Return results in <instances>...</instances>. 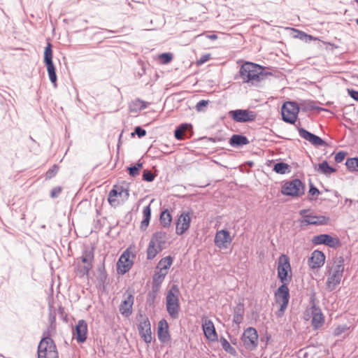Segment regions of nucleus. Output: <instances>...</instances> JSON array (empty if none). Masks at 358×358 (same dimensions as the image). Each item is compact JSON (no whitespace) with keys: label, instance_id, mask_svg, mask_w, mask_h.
Listing matches in <instances>:
<instances>
[{"label":"nucleus","instance_id":"nucleus-1","mask_svg":"<svg viewBox=\"0 0 358 358\" xmlns=\"http://www.w3.org/2000/svg\"><path fill=\"white\" fill-rule=\"evenodd\" d=\"M345 271V263L343 257L336 258L326 267L325 288L329 292L334 291L341 282Z\"/></svg>","mask_w":358,"mask_h":358},{"label":"nucleus","instance_id":"nucleus-2","mask_svg":"<svg viewBox=\"0 0 358 358\" xmlns=\"http://www.w3.org/2000/svg\"><path fill=\"white\" fill-rule=\"evenodd\" d=\"M239 73L244 83H254L259 81L263 76V69L258 64L245 62L241 66Z\"/></svg>","mask_w":358,"mask_h":358},{"label":"nucleus","instance_id":"nucleus-3","mask_svg":"<svg viewBox=\"0 0 358 358\" xmlns=\"http://www.w3.org/2000/svg\"><path fill=\"white\" fill-rule=\"evenodd\" d=\"M166 238L164 231H157L152 235L147 248L148 259H154L164 248Z\"/></svg>","mask_w":358,"mask_h":358},{"label":"nucleus","instance_id":"nucleus-4","mask_svg":"<svg viewBox=\"0 0 358 358\" xmlns=\"http://www.w3.org/2000/svg\"><path fill=\"white\" fill-rule=\"evenodd\" d=\"M179 294L180 292L176 285L172 286L167 292L166 306L169 315L172 318H177L178 317L180 310Z\"/></svg>","mask_w":358,"mask_h":358},{"label":"nucleus","instance_id":"nucleus-5","mask_svg":"<svg viewBox=\"0 0 358 358\" xmlns=\"http://www.w3.org/2000/svg\"><path fill=\"white\" fill-rule=\"evenodd\" d=\"M278 278L282 284H288L292 279V268L289 258L281 255L277 262Z\"/></svg>","mask_w":358,"mask_h":358},{"label":"nucleus","instance_id":"nucleus-6","mask_svg":"<svg viewBox=\"0 0 358 358\" xmlns=\"http://www.w3.org/2000/svg\"><path fill=\"white\" fill-rule=\"evenodd\" d=\"M302 217L301 222L308 225H328L331 223V219L326 215H317L310 210H302L300 211Z\"/></svg>","mask_w":358,"mask_h":358},{"label":"nucleus","instance_id":"nucleus-7","mask_svg":"<svg viewBox=\"0 0 358 358\" xmlns=\"http://www.w3.org/2000/svg\"><path fill=\"white\" fill-rule=\"evenodd\" d=\"M129 196V190L120 185H114L109 192L108 201L113 207H117L124 203Z\"/></svg>","mask_w":358,"mask_h":358},{"label":"nucleus","instance_id":"nucleus-8","mask_svg":"<svg viewBox=\"0 0 358 358\" xmlns=\"http://www.w3.org/2000/svg\"><path fill=\"white\" fill-rule=\"evenodd\" d=\"M38 358H58V353L53 341L50 338H43L38 348Z\"/></svg>","mask_w":358,"mask_h":358},{"label":"nucleus","instance_id":"nucleus-9","mask_svg":"<svg viewBox=\"0 0 358 358\" xmlns=\"http://www.w3.org/2000/svg\"><path fill=\"white\" fill-rule=\"evenodd\" d=\"M282 120L288 123L294 124L297 119L299 107L292 101L285 102L281 108Z\"/></svg>","mask_w":358,"mask_h":358},{"label":"nucleus","instance_id":"nucleus-10","mask_svg":"<svg viewBox=\"0 0 358 358\" xmlns=\"http://www.w3.org/2000/svg\"><path fill=\"white\" fill-rule=\"evenodd\" d=\"M281 193L287 196H299L304 193V186L298 179L288 181L282 185Z\"/></svg>","mask_w":358,"mask_h":358},{"label":"nucleus","instance_id":"nucleus-11","mask_svg":"<svg viewBox=\"0 0 358 358\" xmlns=\"http://www.w3.org/2000/svg\"><path fill=\"white\" fill-rule=\"evenodd\" d=\"M241 341L247 350H255L258 345V334L257 330L253 327L247 328L241 336Z\"/></svg>","mask_w":358,"mask_h":358},{"label":"nucleus","instance_id":"nucleus-12","mask_svg":"<svg viewBox=\"0 0 358 358\" xmlns=\"http://www.w3.org/2000/svg\"><path fill=\"white\" fill-rule=\"evenodd\" d=\"M287 285V284L282 283V285L278 287L275 293V302L280 305L279 311L281 313L279 314V315L283 314L289 303V292Z\"/></svg>","mask_w":358,"mask_h":358},{"label":"nucleus","instance_id":"nucleus-13","mask_svg":"<svg viewBox=\"0 0 358 358\" xmlns=\"http://www.w3.org/2000/svg\"><path fill=\"white\" fill-rule=\"evenodd\" d=\"M44 62L47 66L49 78L55 87L57 86V76L55 68L52 62V50L50 43H48L45 48Z\"/></svg>","mask_w":358,"mask_h":358},{"label":"nucleus","instance_id":"nucleus-14","mask_svg":"<svg viewBox=\"0 0 358 358\" xmlns=\"http://www.w3.org/2000/svg\"><path fill=\"white\" fill-rule=\"evenodd\" d=\"M233 241V236L230 232L225 229H221L216 232L214 243L220 250H227Z\"/></svg>","mask_w":358,"mask_h":358},{"label":"nucleus","instance_id":"nucleus-15","mask_svg":"<svg viewBox=\"0 0 358 358\" xmlns=\"http://www.w3.org/2000/svg\"><path fill=\"white\" fill-rule=\"evenodd\" d=\"M138 330L141 337L146 343H150L152 341V337L150 322L146 316L140 315Z\"/></svg>","mask_w":358,"mask_h":358},{"label":"nucleus","instance_id":"nucleus-16","mask_svg":"<svg viewBox=\"0 0 358 358\" xmlns=\"http://www.w3.org/2000/svg\"><path fill=\"white\" fill-rule=\"evenodd\" d=\"M192 213L184 211L178 217L176 221V233L178 235H182L187 232L191 224Z\"/></svg>","mask_w":358,"mask_h":358},{"label":"nucleus","instance_id":"nucleus-17","mask_svg":"<svg viewBox=\"0 0 358 358\" xmlns=\"http://www.w3.org/2000/svg\"><path fill=\"white\" fill-rule=\"evenodd\" d=\"M134 257V255L129 250L122 253L117 264L118 273L124 274L129 271L133 264Z\"/></svg>","mask_w":358,"mask_h":358},{"label":"nucleus","instance_id":"nucleus-18","mask_svg":"<svg viewBox=\"0 0 358 358\" xmlns=\"http://www.w3.org/2000/svg\"><path fill=\"white\" fill-rule=\"evenodd\" d=\"M202 330L206 338L210 342H216L218 341V335L215 330L213 322L207 317L201 320Z\"/></svg>","mask_w":358,"mask_h":358},{"label":"nucleus","instance_id":"nucleus-19","mask_svg":"<svg viewBox=\"0 0 358 358\" xmlns=\"http://www.w3.org/2000/svg\"><path fill=\"white\" fill-rule=\"evenodd\" d=\"M229 114L234 120L238 122H251L255 120L257 117L255 113L242 109L231 110Z\"/></svg>","mask_w":358,"mask_h":358},{"label":"nucleus","instance_id":"nucleus-20","mask_svg":"<svg viewBox=\"0 0 358 358\" xmlns=\"http://www.w3.org/2000/svg\"><path fill=\"white\" fill-rule=\"evenodd\" d=\"M325 259L324 254L320 250H315L308 258V265L311 269H318L324 266Z\"/></svg>","mask_w":358,"mask_h":358},{"label":"nucleus","instance_id":"nucleus-21","mask_svg":"<svg viewBox=\"0 0 358 358\" xmlns=\"http://www.w3.org/2000/svg\"><path fill=\"white\" fill-rule=\"evenodd\" d=\"M312 243L314 245L324 244L331 248H335L339 245L340 241L337 237H332L329 234H320L314 236Z\"/></svg>","mask_w":358,"mask_h":358},{"label":"nucleus","instance_id":"nucleus-22","mask_svg":"<svg viewBox=\"0 0 358 358\" xmlns=\"http://www.w3.org/2000/svg\"><path fill=\"white\" fill-rule=\"evenodd\" d=\"M169 324L166 320H161L158 323L157 336L161 343H167L171 340Z\"/></svg>","mask_w":358,"mask_h":358},{"label":"nucleus","instance_id":"nucleus-23","mask_svg":"<svg viewBox=\"0 0 358 358\" xmlns=\"http://www.w3.org/2000/svg\"><path fill=\"white\" fill-rule=\"evenodd\" d=\"M87 323L81 320H79L76 326L75 331L73 332V337L79 343H83L87 338Z\"/></svg>","mask_w":358,"mask_h":358},{"label":"nucleus","instance_id":"nucleus-24","mask_svg":"<svg viewBox=\"0 0 358 358\" xmlns=\"http://www.w3.org/2000/svg\"><path fill=\"white\" fill-rule=\"evenodd\" d=\"M310 313L312 315V325L315 329H320L324 323V316L321 310L315 306L310 308Z\"/></svg>","mask_w":358,"mask_h":358},{"label":"nucleus","instance_id":"nucleus-25","mask_svg":"<svg viewBox=\"0 0 358 358\" xmlns=\"http://www.w3.org/2000/svg\"><path fill=\"white\" fill-rule=\"evenodd\" d=\"M134 304V297L131 294H128L124 296V300L120 306V313L125 316H129L132 313V306Z\"/></svg>","mask_w":358,"mask_h":358},{"label":"nucleus","instance_id":"nucleus-26","mask_svg":"<svg viewBox=\"0 0 358 358\" xmlns=\"http://www.w3.org/2000/svg\"><path fill=\"white\" fill-rule=\"evenodd\" d=\"M299 133L301 137L303 138L305 140L310 142L311 144L315 146H323L326 143L319 136L310 133L304 129H299Z\"/></svg>","mask_w":358,"mask_h":358},{"label":"nucleus","instance_id":"nucleus-27","mask_svg":"<svg viewBox=\"0 0 358 358\" xmlns=\"http://www.w3.org/2000/svg\"><path fill=\"white\" fill-rule=\"evenodd\" d=\"M94 258V255L92 252L91 251H85L82 257V262L84 264L83 266V273L85 274H88L90 270L92 268V262Z\"/></svg>","mask_w":358,"mask_h":358},{"label":"nucleus","instance_id":"nucleus-28","mask_svg":"<svg viewBox=\"0 0 358 358\" xmlns=\"http://www.w3.org/2000/svg\"><path fill=\"white\" fill-rule=\"evenodd\" d=\"M173 259L171 256H166L158 262L156 269L168 274L169 270L173 264Z\"/></svg>","mask_w":358,"mask_h":358},{"label":"nucleus","instance_id":"nucleus-29","mask_svg":"<svg viewBox=\"0 0 358 358\" xmlns=\"http://www.w3.org/2000/svg\"><path fill=\"white\" fill-rule=\"evenodd\" d=\"M167 274L162 272L157 269H155V274L153 275V286L152 288L155 291H158L159 287L163 282L166 275Z\"/></svg>","mask_w":358,"mask_h":358},{"label":"nucleus","instance_id":"nucleus-30","mask_svg":"<svg viewBox=\"0 0 358 358\" xmlns=\"http://www.w3.org/2000/svg\"><path fill=\"white\" fill-rule=\"evenodd\" d=\"M229 143L233 147H239L249 143L245 136L241 135H233L230 138Z\"/></svg>","mask_w":358,"mask_h":358},{"label":"nucleus","instance_id":"nucleus-31","mask_svg":"<svg viewBox=\"0 0 358 358\" xmlns=\"http://www.w3.org/2000/svg\"><path fill=\"white\" fill-rule=\"evenodd\" d=\"M143 220L141 223V229L145 231L149 225L151 217V208L150 206H145L143 210Z\"/></svg>","mask_w":358,"mask_h":358},{"label":"nucleus","instance_id":"nucleus-32","mask_svg":"<svg viewBox=\"0 0 358 358\" xmlns=\"http://www.w3.org/2000/svg\"><path fill=\"white\" fill-rule=\"evenodd\" d=\"M292 30L294 33V34L293 35V37L295 38H299V39H300L301 41H304L306 42H308V41L318 40L317 38L314 37L311 35H308L302 31H300V30H298L296 29H292Z\"/></svg>","mask_w":358,"mask_h":358},{"label":"nucleus","instance_id":"nucleus-33","mask_svg":"<svg viewBox=\"0 0 358 358\" xmlns=\"http://www.w3.org/2000/svg\"><path fill=\"white\" fill-rule=\"evenodd\" d=\"M315 169L317 172L324 175H330L331 173L336 171V170L331 167L326 161L316 166Z\"/></svg>","mask_w":358,"mask_h":358},{"label":"nucleus","instance_id":"nucleus-34","mask_svg":"<svg viewBox=\"0 0 358 358\" xmlns=\"http://www.w3.org/2000/svg\"><path fill=\"white\" fill-rule=\"evenodd\" d=\"M159 221L161 224L165 228L169 227L171 225L172 217L170 212L168 210H165L163 212H162L160 215Z\"/></svg>","mask_w":358,"mask_h":358},{"label":"nucleus","instance_id":"nucleus-35","mask_svg":"<svg viewBox=\"0 0 358 358\" xmlns=\"http://www.w3.org/2000/svg\"><path fill=\"white\" fill-rule=\"evenodd\" d=\"M244 309L242 306L236 307L233 315V322L239 325L243 320Z\"/></svg>","mask_w":358,"mask_h":358},{"label":"nucleus","instance_id":"nucleus-36","mask_svg":"<svg viewBox=\"0 0 358 358\" xmlns=\"http://www.w3.org/2000/svg\"><path fill=\"white\" fill-rule=\"evenodd\" d=\"M220 342L222 348L226 352L233 356H236L237 355L236 349L233 346H231V345L228 342V341L225 338L222 337L220 339Z\"/></svg>","mask_w":358,"mask_h":358},{"label":"nucleus","instance_id":"nucleus-37","mask_svg":"<svg viewBox=\"0 0 358 358\" xmlns=\"http://www.w3.org/2000/svg\"><path fill=\"white\" fill-rule=\"evenodd\" d=\"M273 170L280 174H285L290 171L289 166L283 162L277 163L274 165Z\"/></svg>","mask_w":358,"mask_h":358},{"label":"nucleus","instance_id":"nucleus-38","mask_svg":"<svg viewBox=\"0 0 358 358\" xmlns=\"http://www.w3.org/2000/svg\"><path fill=\"white\" fill-rule=\"evenodd\" d=\"M345 165L348 170L350 171H358V157L350 158L347 159Z\"/></svg>","mask_w":358,"mask_h":358},{"label":"nucleus","instance_id":"nucleus-39","mask_svg":"<svg viewBox=\"0 0 358 358\" xmlns=\"http://www.w3.org/2000/svg\"><path fill=\"white\" fill-rule=\"evenodd\" d=\"M159 59L161 60V63L163 64H169L173 59V55L171 53H162L159 55Z\"/></svg>","mask_w":358,"mask_h":358},{"label":"nucleus","instance_id":"nucleus-40","mask_svg":"<svg viewBox=\"0 0 358 358\" xmlns=\"http://www.w3.org/2000/svg\"><path fill=\"white\" fill-rule=\"evenodd\" d=\"M348 329V327L346 325H339L335 328L334 330V336H340L343 333H344Z\"/></svg>","mask_w":358,"mask_h":358},{"label":"nucleus","instance_id":"nucleus-41","mask_svg":"<svg viewBox=\"0 0 358 358\" xmlns=\"http://www.w3.org/2000/svg\"><path fill=\"white\" fill-rule=\"evenodd\" d=\"M211 58L210 54H205L202 55L197 61H196V65L201 66L203 64L208 62Z\"/></svg>","mask_w":358,"mask_h":358},{"label":"nucleus","instance_id":"nucleus-42","mask_svg":"<svg viewBox=\"0 0 358 358\" xmlns=\"http://www.w3.org/2000/svg\"><path fill=\"white\" fill-rule=\"evenodd\" d=\"M142 167L141 164H138L134 166L129 168V174L132 176H135L138 174L139 169Z\"/></svg>","mask_w":358,"mask_h":358},{"label":"nucleus","instance_id":"nucleus-43","mask_svg":"<svg viewBox=\"0 0 358 358\" xmlns=\"http://www.w3.org/2000/svg\"><path fill=\"white\" fill-rule=\"evenodd\" d=\"M208 104V101L206 100H201L197 103L196 105V109L197 111L200 112L203 110L204 108H206Z\"/></svg>","mask_w":358,"mask_h":358},{"label":"nucleus","instance_id":"nucleus-44","mask_svg":"<svg viewBox=\"0 0 358 358\" xmlns=\"http://www.w3.org/2000/svg\"><path fill=\"white\" fill-rule=\"evenodd\" d=\"M58 169L59 168L57 166H54L51 169L47 171L46 177L48 178H51L52 177L55 176L57 173Z\"/></svg>","mask_w":358,"mask_h":358},{"label":"nucleus","instance_id":"nucleus-45","mask_svg":"<svg viewBox=\"0 0 358 358\" xmlns=\"http://www.w3.org/2000/svg\"><path fill=\"white\" fill-rule=\"evenodd\" d=\"M143 178L145 180L151 182L154 180L155 176L150 171H145L143 173Z\"/></svg>","mask_w":358,"mask_h":358},{"label":"nucleus","instance_id":"nucleus-46","mask_svg":"<svg viewBox=\"0 0 358 358\" xmlns=\"http://www.w3.org/2000/svg\"><path fill=\"white\" fill-rule=\"evenodd\" d=\"M345 154L343 152H338L335 156V161L337 163H340L343 161L345 159Z\"/></svg>","mask_w":358,"mask_h":358},{"label":"nucleus","instance_id":"nucleus-47","mask_svg":"<svg viewBox=\"0 0 358 358\" xmlns=\"http://www.w3.org/2000/svg\"><path fill=\"white\" fill-rule=\"evenodd\" d=\"M135 133L138 136V137H143L146 134L145 130L141 129L140 127H136Z\"/></svg>","mask_w":358,"mask_h":358},{"label":"nucleus","instance_id":"nucleus-48","mask_svg":"<svg viewBox=\"0 0 358 358\" xmlns=\"http://www.w3.org/2000/svg\"><path fill=\"white\" fill-rule=\"evenodd\" d=\"M348 92L352 99L358 101V91L348 90Z\"/></svg>","mask_w":358,"mask_h":358},{"label":"nucleus","instance_id":"nucleus-49","mask_svg":"<svg viewBox=\"0 0 358 358\" xmlns=\"http://www.w3.org/2000/svg\"><path fill=\"white\" fill-rule=\"evenodd\" d=\"M182 136H183V133L179 129V128H178L176 131H175V137L178 139V140H181L182 139Z\"/></svg>","mask_w":358,"mask_h":358},{"label":"nucleus","instance_id":"nucleus-50","mask_svg":"<svg viewBox=\"0 0 358 358\" xmlns=\"http://www.w3.org/2000/svg\"><path fill=\"white\" fill-rule=\"evenodd\" d=\"M191 127L190 124H182L178 128L179 129L184 133L186 130Z\"/></svg>","mask_w":358,"mask_h":358},{"label":"nucleus","instance_id":"nucleus-51","mask_svg":"<svg viewBox=\"0 0 358 358\" xmlns=\"http://www.w3.org/2000/svg\"><path fill=\"white\" fill-rule=\"evenodd\" d=\"M61 192V188L57 187L52 189L51 192L52 197H56Z\"/></svg>","mask_w":358,"mask_h":358},{"label":"nucleus","instance_id":"nucleus-52","mask_svg":"<svg viewBox=\"0 0 358 358\" xmlns=\"http://www.w3.org/2000/svg\"><path fill=\"white\" fill-rule=\"evenodd\" d=\"M310 193L312 194V195H315V194H319V191L317 188L315 187H311L310 189Z\"/></svg>","mask_w":358,"mask_h":358},{"label":"nucleus","instance_id":"nucleus-53","mask_svg":"<svg viewBox=\"0 0 358 358\" xmlns=\"http://www.w3.org/2000/svg\"><path fill=\"white\" fill-rule=\"evenodd\" d=\"M206 37L210 40H215L217 38V36L216 34L207 35Z\"/></svg>","mask_w":358,"mask_h":358},{"label":"nucleus","instance_id":"nucleus-54","mask_svg":"<svg viewBox=\"0 0 358 358\" xmlns=\"http://www.w3.org/2000/svg\"><path fill=\"white\" fill-rule=\"evenodd\" d=\"M134 103L136 104L140 108H144V106H143V102L141 101H136Z\"/></svg>","mask_w":358,"mask_h":358},{"label":"nucleus","instance_id":"nucleus-55","mask_svg":"<svg viewBox=\"0 0 358 358\" xmlns=\"http://www.w3.org/2000/svg\"><path fill=\"white\" fill-rule=\"evenodd\" d=\"M345 201H346V202H348V203H352V200L348 199H347L345 200Z\"/></svg>","mask_w":358,"mask_h":358},{"label":"nucleus","instance_id":"nucleus-56","mask_svg":"<svg viewBox=\"0 0 358 358\" xmlns=\"http://www.w3.org/2000/svg\"><path fill=\"white\" fill-rule=\"evenodd\" d=\"M345 201H346V202H348V203H352V200L348 199H347L345 200Z\"/></svg>","mask_w":358,"mask_h":358},{"label":"nucleus","instance_id":"nucleus-57","mask_svg":"<svg viewBox=\"0 0 358 358\" xmlns=\"http://www.w3.org/2000/svg\"><path fill=\"white\" fill-rule=\"evenodd\" d=\"M356 22H357V24H358V19H357Z\"/></svg>","mask_w":358,"mask_h":358}]
</instances>
